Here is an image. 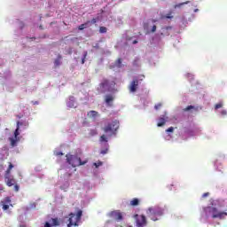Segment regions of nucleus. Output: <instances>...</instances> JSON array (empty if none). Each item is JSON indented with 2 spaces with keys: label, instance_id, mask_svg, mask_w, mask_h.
Here are the masks:
<instances>
[{
  "label": "nucleus",
  "instance_id": "obj_13",
  "mask_svg": "<svg viewBox=\"0 0 227 227\" xmlns=\"http://www.w3.org/2000/svg\"><path fill=\"white\" fill-rule=\"evenodd\" d=\"M90 22H91V21H87V22H85V23L80 25V26L78 27V29H79L80 31H82L83 29H86V27H90Z\"/></svg>",
  "mask_w": 227,
  "mask_h": 227
},
{
  "label": "nucleus",
  "instance_id": "obj_47",
  "mask_svg": "<svg viewBox=\"0 0 227 227\" xmlns=\"http://www.w3.org/2000/svg\"><path fill=\"white\" fill-rule=\"evenodd\" d=\"M166 29L168 30V29H171V27H166Z\"/></svg>",
  "mask_w": 227,
  "mask_h": 227
},
{
  "label": "nucleus",
  "instance_id": "obj_15",
  "mask_svg": "<svg viewBox=\"0 0 227 227\" xmlns=\"http://www.w3.org/2000/svg\"><path fill=\"white\" fill-rule=\"evenodd\" d=\"M9 141L11 143V146L14 148V146H17V142L19 141L17 138L9 137Z\"/></svg>",
  "mask_w": 227,
  "mask_h": 227
},
{
  "label": "nucleus",
  "instance_id": "obj_20",
  "mask_svg": "<svg viewBox=\"0 0 227 227\" xmlns=\"http://www.w3.org/2000/svg\"><path fill=\"white\" fill-rule=\"evenodd\" d=\"M114 100V98L112 95H107L106 97V104H111Z\"/></svg>",
  "mask_w": 227,
  "mask_h": 227
},
{
  "label": "nucleus",
  "instance_id": "obj_44",
  "mask_svg": "<svg viewBox=\"0 0 227 227\" xmlns=\"http://www.w3.org/2000/svg\"><path fill=\"white\" fill-rule=\"evenodd\" d=\"M137 61H139V59H137L134 60V65H136V63H137Z\"/></svg>",
  "mask_w": 227,
  "mask_h": 227
},
{
  "label": "nucleus",
  "instance_id": "obj_18",
  "mask_svg": "<svg viewBox=\"0 0 227 227\" xmlns=\"http://www.w3.org/2000/svg\"><path fill=\"white\" fill-rule=\"evenodd\" d=\"M98 131L97 130V129H90V132H89L90 137H93V136H98Z\"/></svg>",
  "mask_w": 227,
  "mask_h": 227
},
{
  "label": "nucleus",
  "instance_id": "obj_29",
  "mask_svg": "<svg viewBox=\"0 0 227 227\" xmlns=\"http://www.w3.org/2000/svg\"><path fill=\"white\" fill-rule=\"evenodd\" d=\"M221 107H223V102H220V103H217L215 106V109H221Z\"/></svg>",
  "mask_w": 227,
  "mask_h": 227
},
{
  "label": "nucleus",
  "instance_id": "obj_39",
  "mask_svg": "<svg viewBox=\"0 0 227 227\" xmlns=\"http://www.w3.org/2000/svg\"><path fill=\"white\" fill-rule=\"evenodd\" d=\"M90 22L91 24H97V19L93 18Z\"/></svg>",
  "mask_w": 227,
  "mask_h": 227
},
{
  "label": "nucleus",
  "instance_id": "obj_25",
  "mask_svg": "<svg viewBox=\"0 0 227 227\" xmlns=\"http://www.w3.org/2000/svg\"><path fill=\"white\" fill-rule=\"evenodd\" d=\"M184 4H189V1H186L184 3H181V4H176L174 6V8H180L181 6H184Z\"/></svg>",
  "mask_w": 227,
  "mask_h": 227
},
{
  "label": "nucleus",
  "instance_id": "obj_19",
  "mask_svg": "<svg viewBox=\"0 0 227 227\" xmlns=\"http://www.w3.org/2000/svg\"><path fill=\"white\" fill-rule=\"evenodd\" d=\"M131 207H137V205H139V199H133L132 200H130Z\"/></svg>",
  "mask_w": 227,
  "mask_h": 227
},
{
  "label": "nucleus",
  "instance_id": "obj_30",
  "mask_svg": "<svg viewBox=\"0 0 227 227\" xmlns=\"http://www.w3.org/2000/svg\"><path fill=\"white\" fill-rule=\"evenodd\" d=\"M1 205H3V210H8V208H10L8 204L1 203Z\"/></svg>",
  "mask_w": 227,
  "mask_h": 227
},
{
  "label": "nucleus",
  "instance_id": "obj_32",
  "mask_svg": "<svg viewBox=\"0 0 227 227\" xmlns=\"http://www.w3.org/2000/svg\"><path fill=\"white\" fill-rule=\"evenodd\" d=\"M94 166H96V168H100V166H102V161H99L98 163H94Z\"/></svg>",
  "mask_w": 227,
  "mask_h": 227
},
{
  "label": "nucleus",
  "instance_id": "obj_9",
  "mask_svg": "<svg viewBox=\"0 0 227 227\" xmlns=\"http://www.w3.org/2000/svg\"><path fill=\"white\" fill-rule=\"evenodd\" d=\"M116 86V82L114 81H109L107 79H104L100 83L101 88H114Z\"/></svg>",
  "mask_w": 227,
  "mask_h": 227
},
{
  "label": "nucleus",
  "instance_id": "obj_8",
  "mask_svg": "<svg viewBox=\"0 0 227 227\" xmlns=\"http://www.w3.org/2000/svg\"><path fill=\"white\" fill-rule=\"evenodd\" d=\"M137 86H139V80L134 78L129 86L130 93H136L137 91Z\"/></svg>",
  "mask_w": 227,
  "mask_h": 227
},
{
  "label": "nucleus",
  "instance_id": "obj_41",
  "mask_svg": "<svg viewBox=\"0 0 227 227\" xmlns=\"http://www.w3.org/2000/svg\"><path fill=\"white\" fill-rule=\"evenodd\" d=\"M51 223H49V222H46L45 224H44V227H51Z\"/></svg>",
  "mask_w": 227,
  "mask_h": 227
},
{
  "label": "nucleus",
  "instance_id": "obj_46",
  "mask_svg": "<svg viewBox=\"0 0 227 227\" xmlns=\"http://www.w3.org/2000/svg\"><path fill=\"white\" fill-rule=\"evenodd\" d=\"M67 106H68L69 107H74V106H72L70 103H68Z\"/></svg>",
  "mask_w": 227,
  "mask_h": 227
},
{
  "label": "nucleus",
  "instance_id": "obj_16",
  "mask_svg": "<svg viewBox=\"0 0 227 227\" xmlns=\"http://www.w3.org/2000/svg\"><path fill=\"white\" fill-rule=\"evenodd\" d=\"M6 185H8V187H12V185H15V179H13V178H7Z\"/></svg>",
  "mask_w": 227,
  "mask_h": 227
},
{
  "label": "nucleus",
  "instance_id": "obj_37",
  "mask_svg": "<svg viewBox=\"0 0 227 227\" xmlns=\"http://www.w3.org/2000/svg\"><path fill=\"white\" fill-rule=\"evenodd\" d=\"M221 114H223V116H226L227 111H226V110H223V111L221 112Z\"/></svg>",
  "mask_w": 227,
  "mask_h": 227
},
{
  "label": "nucleus",
  "instance_id": "obj_40",
  "mask_svg": "<svg viewBox=\"0 0 227 227\" xmlns=\"http://www.w3.org/2000/svg\"><path fill=\"white\" fill-rule=\"evenodd\" d=\"M55 155H57V157H59V155H63V153H61V152H57V153H55Z\"/></svg>",
  "mask_w": 227,
  "mask_h": 227
},
{
  "label": "nucleus",
  "instance_id": "obj_34",
  "mask_svg": "<svg viewBox=\"0 0 227 227\" xmlns=\"http://www.w3.org/2000/svg\"><path fill=\"white\" fill-rule=\"evenodd\" d=\"M157 31V26L153 25L152 28V33H155Z\"/></svg>",
  "mask_w": 227,
  "mask_h": 227
},
{
  "label": "nucleus",
  "instance_id": "obj_11",
  "mask_svg": "<svg viewBox=\"0 0 227 227\" xmlns=\"http://www.w3.org/2000/svg\"><path fill=\"white\" fill-rule=\"evenodd\" d=\"M20 125H23V123L20 122V121H18L17 122V128H16V129L14 131V137H15V139H17V137H19V136H20V131H19V130H20Z\"/></svg>",
  "mask_w": 227,
  "mask_h": 227
},
{
  "label": "nucleus",
  "instance_id": "obj_5",
  "mask_svg": "<svg viewBox=\"0 0 227 227\" xmlns=\"http://www.w3.org/2000/svg\"><path fill=\"white\" fill-rule=\"evenodd\" d=\"M146 214L149 217H151L152 221H159V218L155 217V215L160 216L162 215L163 212L160 207H149Z\"/></svg>",
  "mask_w": 227,
  "mask_h": 227
},
{
  "label": "nucleus",
  "instance_id": "obj_24",
  "mask_svg": "<svg viewBox=\"0 0 227 227\" xmlns=\"http://www.w3.org/2000/svg\"><path fill=\"white\" fill-rule=\"evenodd\" d=\"M1 203L8 205L9 203H12V200L10 199V197H6L4 200L2 201Z\"/></svg>",
  "mask_w": 227,
  "mask_h": 227
},
{
  "label": "nucleus",
  "instance_id": "obj_14",
  "mask_svg": "<svg viewBox=\"0 0 227 227\" xmlns=\"http://www.w3.org/2000/svg\"><path fill=\"white\" fill-rule=\"evenodd\" d=\"M63 57L61 55H58V58L54 60V65H55V67H59V65H61V59Z\"/></svg>",
  "mask_w": 227,
  "mask_h": 227
},
{
  "label": "nucleus",
  "instance_id": "obj_23",
  "mask_svg": "<svg viewBox=\"0 0 227 227\" xmlns=\"http://www.w3.org/2000/svg\"><path fill=\"white\" fill-rule=\"evenodd\" d=\"M122 60L121 59H118L117 61L115 62V66L117 67V68H121L122 65Z\"/></svg>",
  "mask_w": 227,
  "mask_h": 227
},
{
  "label": "nucleus",
  "instance_id": "obj_3",
  "mask_svg": "<svg viewBox=\"0 0 227 227\" xmlns=\"http://www.w3.org/2000/svg\"><path fill=\"white\" fill-rule=\"evenodd\" d=\"M67 162H68L73 168H77V166H84V164L88 163V160H82L79 156L67 154Z\"/></svg>",
  "mask_w": 227,
  "mask_h": 227
},
{
  "label": "nucleus",
  "instance_id": "obj_35",
  "mask_svg": "<svg viewBox=\"0 0 227 227\" xmlns=\"http://www.w3.org/2000/svg\"><path fill=\"white\" fill-rule=\"evenodd\" d=\"M207 196H210L209 192H205L204 194H202V198H207Z\"/></svg>",
  "mask_w": 227,
  "mask_h": 227
},
{
  "label": "nucleus",
  "instance_id": "obj_2",
  "mask_svg": "<svg viewBox=\"0 0 227 227\" xmlns=\"http://www.w3.org/2000/svg\"><path fill=\"white\" fill-rule=\"evenodd\" d=\"M203 210L207 217L211 215L213 219H224L227 215L226 212L219 211V209L214 207H206Z\"/></svg>",
  "mask_w": 227,
  "mask_h": 227
},
{
  "label": "nucleus",
  "instance_id": "obj_17",
  "mask_svg": "<svg viewBox=\"0 0 227 227\" xmlns=\"http://www.w3.org/2000/svg\"><path fill=\"white\" fill-rule=\"evenodd\" d=\"M192 109L193 111H198V107H196V106H186L184 109H183V111H184V113H187V111H192Z\"/></svg>",
  "mask_w": 227,
  "mask_h": 227
},
{
  "label": "nucleus",
  "instance_id": "obj_22",
  "mask_svg": "<svg viewBox=\"0 0 227 227\" xmlns=\"http://www.w3.org/2000/svg\"><path fill=\"white\" fill-rule=\"evenodd\" d=\"M99 141L100 143H107V137L106 135H102L100 137H99Z\"/></svg>",
  "mask_w": 227,
  "mask_h": 227
},
{
  "label": "nucleus",
  "instance_id": "obj_21",
  "mask_svg": "<svg viewBox=\"0 0 227 227\" xmlns=\"http://www.w3.org/2000/svg\"><path fill=\"white\" fill-rule=\"evenodd\" d=\"M52 226H59V219L58 218H52Z\"/></svg>",
  "mask_w": 227,
  "mask_h": 227
},
{
  "label": "nucleus",
  "instance_id": "obj_38",
  "mask_svg": "<svg viewBox=\"0 0 227 227\" xmlns=\"http://www.w3.org/2000/svg\"><path fill=\"white\" fill-rule=\"evenodd\" d=\"M100 153H102V155H106V153H107V149L102 150Z\"/></svg>",
  "mask_w": 227,
  "mask_h": 227
},
{
  "label": "nucleus",
  "instance_id": "obj_26",
  "mask_svg": "<svg viewBox=\"0 0 227 227\" xmlns=\"http://www.w3.org/2000/svg\"><path fill=\"white\" fill-rule=\"evenodd\" d=\"M99 33H101V34L107 33V27H99Z\"/></svg>",
  "mask_w": 227,
  "mask_h": 227
},
{
  "label": "nucleus",
  "instance_id": "obj_43",
  "mask_svg": "<svg viewBox=\"0 0 227 227\" xmlns=\"http://www.w3.org/2000/svg\"><path fill=\"white\" fill-rule=\"evenodd\" d=\"M11 171H12V170H10V168H7L6 174H7V175H10Z\"/></svg>",
  "mask_w": 227,
  "mask_h": 227
},
{
  "label": "nucleus",
  "instance_id": "obj_12",
  "mask_svg": "<svg viewBox=\"0 0 227 227\" xmlns=\"http://www.w3.org/2000/svg\"><path fill=\"white\" fill-rule=\"evenodd\" d=\"M87 116L89 118H97V116H98V112L95 111V110H91L87 114Z\"/></svg>",
  "mask_w": 227,
  "mask_h": 227
},
{
  "label": "nucleus",
  "instance_id": "obj_10",
  "mask_svg": "<svg viewBox=\"0 0 227 227\" xmlns=\"http://www.w3.org/2000/svg\"><path fill=\"white\" fill-rule=\"evenodd\" d=\"M166 121H168V116L162 115L161 117L159 118L157 127H164V125H166Z\"/></svg>",
  "mask_w": 227,
  "mask_h": 227
},
{
  "label": "nucleus",
  "instance_id": "obj_48",
  "mask_svg": "<svg viewBox=\"0 0 227 227\" xmlns=\"http://www.w3.org/2000/svg\"><path fill=\"white\" fill-rule=\"evenodd\" d=\"M106 223H111V221H107Z\"/></svg>",
  "mask_w": 227,
  "mask_h": 227
},
{
  "label": "nucleus",
  "instance_id": "obj_27",
  "mask_svg": "<svg viewBox=\"0 0 227 227\" xmlns=\"http://www.w3.org/2000/svg\"><path fill=\"white\" fill-rule=\"evenodd\" d=\"M88 56V51H84L83 59H82V64L84 65L86 61V57Z\"/></svg>",
  "mask_w": 227,
  "mask_h": 227
},
{
  "label": "nucleus",
  "instance_id": "obj_6",
  "mask_svg": "<svg viewBox=\"0 0 227 227\" xmlns=\"http://www.w3.org/2000/svg\"><path fill=\"white\" fill-rule=\"evenodd\" d=\"M134 219L137 227H146L148 224V221L145 215H135Z\"/></svg>",
  "mask_w": 227,
  "mask_h": 227
},
{
  "label": "nucleus",
  "instance_id": "obj_31",
  "mask_svg": "<svg viewBox=\"0 0 227 227\" xmlns=\"http://www.w3.org/2000/svg\"><path fill=\"white\" fill-rule=\"evenodd\" d=\"M20 189V187L19 186V184H14V191H15V192H19Z\"/></svg>",
  "mask_w": 227,
  "mask_h": 227
},
{
  "label": "nucleus",
  "instance_id": "obj_4",
  "mask_svg": "<svg viewBox=\"0 0 227 227\" xmlns=\"http://www.w3.org/2000/svg\"><path fill=\"white\" fill-rule=\"evenodd\" d=\"M81 217H82V210H78L76 215L74 213L69 214L67 227L79 226Z\"/></svg>",
  "mask_w": 227,
  "mask_h": 227
},
{
  "label": "nucleus",
  "instance_id": "obj_1",
  "mask_svg": "<svg viewBox=\"0 0 227 227\" xmlns=\"http://www.w3.org/2000/svg\"><path fill=\"white\" fill-rule=\"evenodd\" d=\"M118 129H120V121L114 120L111 122H108L106 125H105L102 128V130L105 132V134H107L108 137H111L118 134Z\"/></svg>",
  "mask_w": 227,
  "mask_h": 227
},
{
  "label": "nucleus",
  "instance_id": "obj_33",
  "mask_svg": "<svg viewBox=\"0 0 227 227\" xmlns=\"http://www.w3.org/2000/svg\"><path fill=\"white\" fill-rule=\"evenodd\" d=\"M173 130H175V129L173 127H170L166 129V132H173Z\"/></svg>",
  "mask_w": 227,
  "mask_h": 227
},
{
  "label": "nucleus",
  "instance_id": "obj_45",
  "mask_svg": "<svg viewBox=\"0 0 227 227\" xmlns=\"http://www.w3.org/2000/svg\"><path fill=\"white\" fill-rule=\"evenodd\" d=\"M136 43H137V40L133 41V45H136Z\"/></svg>",
  "mask_w": 227,
  "mask_h": 227
},
{
  "label": "nucleus",
  "instance_id": "obj_28",
  "mask_svg": "<svg viewBox=\"0 0 227 227\" xmlns=\"http://www.w3.org/2000/svg\"><path fill=\"white\" fill-rule=\"evenodd\" d=\"M162 107V103H158L157 105L154 106V109L156 111H159Z\"/></svg>",
  "mask_w": 227,
  "mask_h": 227
},
{
  "label": "nucleus",
  "instance_id": "obj_7",
  "mask_svg": "<svg viewBox=\"0 0 227 227\" xmlns=\"http://www.w3.org/2000/svg\"><path fill=\"white\" fill-rule=\"evenodd\" d=\"M108 216L114 221H123V213L120 210H114L108 214Z\"/></svg>",
  "mask_w": 227,
  "mask_h": 227
},
{
  "label": "nucleus",
  "instance_id": "obj_42",
  "mask_svg": "<svg viewBox=\"0 0 227 227\" xmlns=\"http://www.w3.org/2000/svg\"><path fill=\"white\" fill-rule=\"evenodd\" d=\"M165 19H173V16H170L169 14H168L167 16H165Z\"/></svg>",
  "mask_w": 227,
  "mask_h": 227
},
{
  "label": "nucleus",
  "instance_id": "obj_36",
  "mask_svg": "<svg viewBox=\"0 0 227 227\" xmlns=\"http://www.w3.org/2000/svg\"><path fill=\"white\" fill-rule=\"evenodd\" d=\"M8 169L10 170L13 169V164H12V162L9 163Z\"/></svg>",
  "mask_w": 227,
  "mask_h": 227
}]
</instances>
